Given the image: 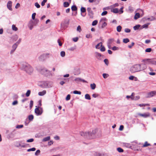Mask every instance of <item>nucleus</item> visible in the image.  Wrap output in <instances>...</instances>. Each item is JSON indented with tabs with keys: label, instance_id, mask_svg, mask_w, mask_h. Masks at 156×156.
<instances>
[{
	"label": "nucleus",
	"instance_id": "49",
	"mask_svg": "<svg viewBox=\"0 0 156 156\" xmlns=\"http://www.w3.org/2000/svg\"><path fill=\"white\" fill-rule=\"evenodd\" d=\"M23 125H17L16 126V128L17 129H20L23 127Z\"/></svg>",
	"mask_w": 156,
	"mask_h": 156
},
{
	"label": "nucleus",
	"instance_id": "62",
	"mask_svg": "<svg viewBox=\"0 0 156 156\" xmlns=\"http://www.w3.org/2000/svg\"><path fill=\"white\" fill-rule=\"evenodd\" d=\"M134 43L133 42H132L131 45H129L128 46V47L130 48H132V46L134 45Z\"/></svg>",
	"mask_w": 156,
	"mask_h": 156
},
{
	"label": "nucleus",
	"instance_id": "20",
	"mask_svg": "<svg viewBox=\"0 0 156 156\" xmlns=\"http://www.w3.org/2000/svg\"><path fill=\"white\" fill-rule=\"evenodd\" d=\"M140 17V15L139 13H137L135 14L134 16V19H135V20H136L138 19Z\"/></svg>",
	"mask_w": 156,
	"mask_h": 156
},
{
	"label": "nucleus",
	"instance_id": "23",
	"mask_svg": "<svg viewBox=\"0 0 156 156\" xmlns=\"http://www.w3.org/2000/svg\"><path fill=\"white\" fill-rule=\"evenodd\" d=\"M71 9L73 11H76L77 7L75 5H73L71 7Z\"/></svg>",
	"mask_w": 156,
	"mask_h": 156
},
{
	"label": "nucleus",
	"instance_id": "32",
	"mask_svg": "<svg viewBox=\"0 0 156 156\" xmlns=\"http://www.w3.org/2000/svg\"><path fill=\"white\" fill-rule=\"evenodd\" d=\"M102 42H100L97 45H96L95 46V48L97 49H99L100 48V46H102Z\"/></svg>",
	"mask_w": 156,
	"mask_h": 156
},
{
	"label": "nucleus",
	"instance_id": "17",
	"mask_svg": "<svg viewBox=\"0 0 156 156\" xmlns=\"http://www.w3.org/2000/svg\"><path fill=\"white\" fill-rule=\"evenodd\" d=\"M46 93V91L45 90H43L41 92H38V94L39 96H42L44 95Z\"/></svg>",
	"mask_w": 156,
	"mask_h": 156
},
{
	"label": "nucleus",
	"instance_id": "7",
	"mask_svg": "<svg viewBox=\"0 0 156 156\" xmlns=\"http://www.w3.org/2000/svg\"><path fill=\"white\" fill-rule=\"evenodd\" d=\"M34 112L36 115H41L43 112L42 108H41L40 109H39V107H37L35 109Z\"/></svg>",
	"mask_w": 156,
	"mask_h": 156
},
{
	"label": "nucleus",
	"instance_id": "31",
	"mask_svg": "<svg viewBox=\"0 0 156 156\" xmlns=\"http://www.w3.org/2000/svg\"><path fill=\"white\" fill-rule=\"evenodd\" d=\"M117 150L119 153L123 152L124 151L123 150L121 147L117 148Z\"/></svg>",
	"mask_w": 156,
	"mask_h": 156
},
{
	"label": "nucleus",
	"instance_id": "2",
	"mask_svg": "<svg viewBox=\"0 0 156 156\" xmlns=\"http://www.w3.org/2000/svg\"><path fill=\"white\" fill-rule=\"evenodd\" d=\"M97 132V129H95L93 130L92 132L90 131L88 132H81L80 133V134L82 136H83L85 138L92 139L95 138V134Z\"/></svg>",
	"mask_w": 156,
	"mask_h": 156
},
{
	"label": "nucleus",
	"instance_id": "55",
	"mask_svg": "<svg viewBox=\"0 0 156 156\" xmlns=\"http://www.w3.org/2000/svg\"><path fill=\"white\" fill-rule=\"evenodd\" d=\"M101 48L100 49V50L102 51H104L105 50V47L104 46H102H102H101Z\"/></svg>",
	"mask_w": 156,
	"mask_h": 156
},
{
	"label": "nucleus",
	"instance_id": "63",
	"mask_svg": "<svg viewBox=\"0 0 156 156\" xmlns=\"http://www.w3.org/2000/svg\"><path fill=\"white\" fill-rule=\"evenodd\" d=\"M78 38L77 37L73 38V41L75 42L77 41H78Z\"/></svg>",
	"mask_w": 156,
	"mask_h": 156
},
{
	"label": "nucleus",
	"instance_id": "41",
	"mask_svg": "<svg viewBox=\"0 0 156 156\" xmlns=\"http://www.w3.org/2000/svg\"><path fill=\"white\" fill-rule=\"evenodd\" d=\"M30 92H31V91H30V90H28L26 94V96L27 97H29L30 95Z\"/></svg>",
	"mask_w": 156,
	"mask_h": 156
},
{
	"label": "nucleus",
	"instance_id": "46",
	"mask_svg": "<svg viewBox=\"0 0 156 156\" xmlns=\"http://www.w3.org/2000/svg\"><path fill=\"white\" fill-rule=\"evenodd\" d=\"M151 64L154 65H156V61L154 60L153 59H152L151 62Z\"/></svg>",
	"mask_w": 156,
	"mask_h": 156
},
{
	"label": "nucleus",
	"instance_id": "4",
	"mask_svg": "<svg viewBox=\"0 0 156 156\" xmlns=\"http://www.w3.org/2000/svg\"><path fill=\"white\" fill-rule=\"evenodd\" d=\"M41 86L44 88H49L52 86V83L49 81H44Z\"/></svg>",
	"mask_w": 156,
	"mask_h": 156
},
{
	"label": "nucleus",
	"instance_id": "8",
	"mask_svg": "<svg viewBox=\"0 0 156 156\" xmlns=\"http://www.w3.org/2000/svg\"><path fill=\"white\" fill-rule=\"evenodd\" d=\"M155 95H156V91H152L148 93L147 94L146 97L147 98H150L154 96Z\"/></svg>",
	"mask_w": 156,
	"mask_h": 156
},
{
	"label": "nucleus",
	"instance_id": "6",
	"mask_svg": "<svg viewBox=\"0 0 156 156\" xmlns=\"http://www.w3.org/2000/svg\"><path fill=\"white\" fill-rule=\"evenodd\" d=\"M41 74L48 76L51 74V72L45 68H43L41 69L40 71Z\"/></svg>",
	"mask_w": 156,
	"mask_h": 156
},
{
	"label": "nucleus",
	"instance_id": "53",
	"mask_svg": "<svg viewBox=\"0 0 156 156\" xmlns=\"http://www.w3.org/2000/svg\"><path fill=\"white\" fill-rule=\"evenodd\" d=\"M34 5L37 8H39L40 7V5H39L38 2L35 3Z\"/></svg>",
	"mask_w": 156,
	"mask_h": 156
},
{
	"label": "nucleus",
	"instance_id": "28",
	"mask_svg": "<svg viewBox=\"0 0 156 156\" xmlns=\"http://www.w3.org/2000/svg\"><path fill=\"white\" fill-rule=\"evenodd\" d=\"M12 29L15 31H16L18 30V28L14 24L12 25Z\"/></svg>",
	"mask_w": 156,
	"mask_h": 156
},
{
	"label": "nucleus",
	"instance_id": "60",
	"mask_svg": "<svg viewBox=\"0 0 156 156\" xmlns=\"http://www.w3.org/2000/svg\"><path fill=\"white\" fill-rule=\"evenodd\" d=\"M34 141V139L33 138H31L27 140V142H32Z\"/></svg>",
	"mask_w": 156,
	"mask_h": 156
},
{
	"label": "nucleus",
	"instance_id": "10",
	"mask_svg": "<svg viewBox=\"0 0 156 156\" xmlns=\"http://www.w3.org/2000/svg\"><path fill=\"white\" fill-rule=\"evenodd\" d=\"M87 10L88 12V15L90 18H93V17L94 13L90 7H88L87 9Z\"/></svg>",
	"mask_w": 156,
	"mask_h": 156
},
{
	"label": "nucleus",
	"instance_id": "9",
	"mask_svg": "<svg viewBox=\"0 0 156 156\" xmlns=\"http://www.w3.org/2000/svg\"><path fill=\"white\" fill-rule=\"evenodd\" d=\"M152 59L145 58L143 59L142 62H144L143 64H145L146 66V65L151 64V62Z\"/></svg>",
	"mask_w": 156,
	"mask_h": 156
},
{
	"label": "nucleus",
	"instance_id": "61",
	"mask_svg": "<svg viewBox=\"0 0 156 156\" xmlns=\"http://www.w3.org/2000/svg\"><path fill=\"white\" fill-rule=\"evenodd\" d=\"M36 15V13H33L32 16V18L33 20H34L35 19V16Z\"/></svg>",
	"mask_w": 156,
	"mask_h": 156
},
{
	"label": "nucleus",
	"instance_id": "33",
	"mask_svg": "<svg viewBox=\"0 0 156 156\" xmlns=\"http://www.w3.org/2000/svg\"><path fill=\"white\" fill-rule=\"evenodd\" d=\"M33 119H34V116L33 115H29L28 116V119L30 121H32Z\"/></svg>",
	"mask_w": 156,
	"mask_h": 156
},
{
	"label": "nucleus",
	"instance_id": "5",
	"mask_svg": "<svg viewBox=\"0 0 156 156\" xmlns=\"http://www.w3.org/2000/svg\"><path fill=\"white\" fill-rule=\"evenodd\" d=\"M49 55L50 54L48 53H44L39 57V59L40 61H44L49 57Z\"/></svg>",
	"mask_w": 156,
	"mask_h": 156
},
{
	"label": "nucleus",
	"instance_id": "40",
	"mask_svg": "<svg viewBox=\"0 0 156 156\" xmlns=\"http://www.w3.org/2000/svg\"><path fill=\"white\" fill-rule=\"evenodd\" d=\"M98 22V21L97 20H95L93 22L92 25L93 26H95L97 24Z\"/></svg>",
	"mask_w": 156,
	"mask_h": 156
},
{
	"label": "nucleus",
	"instance_id": "64",
	"mask_svg": "<svg viewBox=\"0 0 156 156\" xmlns=\"http://www.w3.org/2000/svg\"><path fill=\"white\" fill-rule=\"evenodd\" d=\"M125 31L126 33H129L130 32V30L128 28H126L125 29Z\"/></svg>",
	"mask_w": 156,
	"mask_h": 156
},
{
	"label": "nucleus",
	"instance_id": "39",
	"mask_svg": "<svg viewBox=\"0 0 156 156\" xmlns=\"http://www.w3.org/2000/svg\"><path fill=\"white\" fill-rule=\"evenodd\" d=\"M73 93L75 94H81V92L80 91H78L77 90H74L73 91Z\"/></svg>",
	"mask_w": 156,
	"mask_h": 156
},
{
	"label": "nucleus",
	"instance_id": "30",
	"mask_svg": "<svg viewBox=\"0 0 156 156\" xmlns=\"http://www.w3.org/2000/svg\"><path fill=\"white\" fill-rule=\"evenodd\" d=\"M140 25H137L133 27L134 30H136L138 29L139 27H140Z\"/></svg>",
	"mask_w": 156,
	"mask_h": 156
},
{
	"label": "nucleus",
	"instance_id": "37",
	"mask_svg": "<svg viewBox=\"0 0 156 156\" xmlns=\"http://www.w3.org/2000/svg\"><path fill=\"white\" fill-rule=\"evenodd\" d=\"M123 41L125 43H127L129 41V40L128 38H125L123 39Z\"/></svg>",
	"mask_w": 156,
	"mask_h": 156
},
{
	"label": "nucleus",
	"instance_id": "42",
	"mask_svg": "<svg viewBox=\"0 0 156 156\" xmlns=\"http://www.w3.org/2000/svg\"><path fill=\"white\" fill-rule=\"evenodd\" d=\"M40 153V151L39 150H37L35 152V155L36 156H38Z\"/></svg>",
	"mask_w": 156,
	"mask_h": 156
},
{
	"label": "nucleus",
	"instance_id": "18",
	"mask_svg": "<svg viewBox=\"0 0 156 156\" xmlns=\"http://www.w3.org/2000/svg\"><path fill=\"white\" fill-rule=\"evenodd\" d=\"M114 41V39L113 38L109 39L108 40L107 44H111Z\"/></svg>",
	"mask_w": 156,
	"mask_h": 156
},
{
	"label": "nucleus",
	"instance_id": "48",
	"mask_svg": "<svg viewBox=\"0 0 156 156\" xmlns=\"http://www.w3.org/2000/svg\"><path fill=\"white\" fill-rule=\"evenodd\" d=\"M149 24V23L144 24L142 26V27L143 28H147Z\"/></svg>",
	"mask_w": 156,
	"mask_h": 156
},
{
	"label": "nucleus",
	"instance_id": "26",
	"mask_svg": "<svg viewBox=\"0 0 156 156\" xmlns=\"http://www.w3.org/2000/svg\"><path fill=\"white\" fill-rule=\"evenodd\" d=\"M134 94V93H133L131 94V95L130 96H128V95H127L126 96V98H127V99H129V98H131V99L132 100H134V98L133 97V94Z\"/></svg>",
	"mask_w": 156,
	"mask_h": 156
},
{
	"label": "nucleus",
	"instance_id": "34",
	"mask_svg": "<svg viewBox=\"0 0 156 156\" xmlns=\"http://www.w3.org/2000/svg\"><path fill=\"white\" fill-rule=\"evenodd\" d=\"M122 28V27L120 26H118L117 27V31L118 32H120Z\"/></svg>",
	"mask_w": 156,
	"mask_h": 156
},
{
	"label": "nucleus",
	"instance_id": "57",
	"mask_svg": "<svg viewBox=\"0 0 156 156\" xmlns=\"http://www.w3.org/2000/svg\"><path fill=\"white\" fill-rule=\"evenodd\" d=\"M47 0H43L42 2L41 5L42 6H43L44 5L45 3L47 2Z\"/></svg>",
	"mask_w": 156,
	"mask_h": 156
},
{
	"label": "nucleus",
	"instance_id": "22",
	"mask_svg": "<svg viewBox=\"0 0 156 156\" xmlns=\"http://www.w3.org/2000/svg\"><path fill=\"white\" fill-rule=\"evenodd\" d=\"M70 4L69 2H65L63 3V6L65 7H67L69 6Z\"/></svg>",
	"mask_w": 156,
	"mask_h": 156
},
{
	"label": "nucleus",
	"instance_id": "15",
	"mask_svg": "<svg viewBox=\"0 0 156 156\" xmlns=\"http://www.w3.org/2000/svg\"><path fill=\"white\" fill-rule=\"evenodd\" d=\"M86 9L84 7H82L81 8L80 11H81V16H83V17H84L85 16L86 14H85L84 15H83L82 13L86 12Z\"/></svg>",
	"mask_w": 156,
	"mask_h": 156
},
{
	"label": "nucleus",
	"instance_id": "36",
	"mask_svg": "<svg viewBox=\"0 0 156 156\" xmlns=\"http://www.w3.org/2000/svg\"><path fill=\"white\" fill-rule=\"evenodd\" d=\"M150 144L147 143V141L145 142L144 144L142 146V147H146L148 146H150Z\"/></svg>",
	"mask_w": 156,
	"mask_h": 156
},
{
	"label": "nucleus",
	"instance_id": "11",
	"mask_svg": "<svg viewBox=\"0 0 156 156\" xmlns=\"http://www.w3.org/2000/svg\"><path fill=\"white\" fill-rule=\"evenodd\" d=\"M138 115L140 116H142L144 118H147L150 116V114L149 112L144 113V114L138 113Z\"/></svg>",
	"mask_w": 156,
	"mask_h": 156
},
{
	"label": "nucleus",
	"instance_id": "44",
	"mask_svg": "<svg viewBox=\"0 0 156 156\" xmlns=\"http://www.w3.org/2000/svg\"><path fill=\"white\" fill-rule=\"evenodd\" d=\"M76 30L79 32H80L81 31V29L80 26L79 25L77 27Z\"/></svg>",
	"mask_w": 156,
	"mask_h": 156
},
{
	"label": "nucleus",
	"instance_id": "25",
	"mask_svg": "<svg viewBox=\"0 0 156 156\" xmlns=\"http://www.w3.org/2000/svg\"><path fill=\"white\" fill-rule=\"evenodd\" d=\"M112 11L114 13H118L119 12V9L117 8H115L112 10Z\"/></svg>",
	"mask_w": 156,
	"mask_h": 156
},
{
	"label": "nucleus",
	"instance_id": "3",
	"mask_svg": "<svg viewBox=\"0 0 156 156\" xmlns=\"http://www.w3.org/2000/svg\"><path fill=\"white\" fill-rule=\"evenodd\" d=\"M20 67L21 69L25 71L27 70V68H29V71H27L28 72H33V68L29 64L26 62H23L21 63Z\"/></svg>",
	"mask_w": 156,
	"mask_h": 156
},
{
	"label": "nucleus",
	"instance_id": "51",
	"mask_svg": "<svg viewBox=\"0 0 156 156\" xmlns=\"http://www.w3.org/2000/svg\"><path fill=\"white\" fill-rule=\"evenodd\" d=\"M112 49L113 51L117 50L119 49V48L116 46H114L112 48Z\"/></svg>",
	"mask_w": 156,
	"mask_h": 156
},
{
	"label": "nucleus",
	"instance_id": "24",
	"mask_svg": "<svg viewBox=\"0 0 156 156\" xmlns=\"http://www.w3.org/2000/svg\"><path fill=\"white\" fill-rule=\"evenodd\" d=\"M90 87L91 88L92 90H94L95 88L96 85V84L94 83H93V84H90Z\"/></svg>",
	"mask_w": 156,
	"mask_h": 156
},
{
	"label": "nucleus",
	"instance_id": "43",
	"mask_svg": "<svg viewBox=\"0 0 156 156\" xmlns=\"http://www.w3.org/2000/svg\"><path fill=\"white\" fill-rule=\"evenodd\" d=\"M33 101L32 100H31L30 101V109H31L33 106Z\"/></svg>",
	"mask_w": 156,
	"mask_h": 156
},
{
	"label": "nucleus",
	"instance_id": "21",
	"mask_svg": "<svg viewBox=\"0 0 156 156\" xmlns=\"http://www.w3.org/2000/svg\"><path fill=\"white\" fill-rule=\"evenodd\" d=\"M50 139V136H48L47 137L44 138L42 140L43 142H46L49 140Z\"/></svg>",
	"mask_w": 156,
	"mask_h": 156
},
{
	"label": "nucleus",
	"instance_id": "47",
	"mask_svg": "<svg viewBox=\"0 0 156 156\" xmlns=\"http://www.w3.org/2000/svg\"><path fill=\"white\" fill-rule=\"evenodd\" d=\"M151 48H147L145 50V52H150L151 51Z\"/></svg>",
	"mask_w": 156,
	"mask_h": 156
},
{
	"label": "nucleus",
	"instance_id": "12",
	"mask_svg": "<svg viewBox=\"0 0 156 156\" xmlns=\"http://www.w3.org/2000/svg\"><path fill=\"white\" fill-rule=\"evenodd\" d=\"M74 81L77 83H79L80 82H82L83 83H87V81L79 77L75 78L74 79Z\"/></svg>",
	"mask_w": 156,
	"mask_h": 156
},
{
	"label": "nucleus",
	"instance_id": "14",
	"mask_svg": "<svg viewBox=\"0 0 156 156\" xmlns=\"http://www.w3.org/2000/svg\"><path fill=\"white\" fill-rule=\"evenodd\" d=\"M12 2L11 1H9L8 2L7 5V8L10 10L12 11Z\"/></svg>",
	"mask_w": 156,
	"mask_h": 156
},
{
	"label": "nucleus",
	"instance_id": "19",
	"mask_svg": "<svg viewBox=\"0 0 156 156\" xmlns=\"http://www.w3.org/2000/svg\"><path fill=\"white\" fill-rule=\"evenodd\" d=\"M122 145L127 147H131L130 144L129 143H122Z\"/></svg>",
	"mask_w": 156,
	"mask_h": 156
},
{
	"label": "nucleus",
	"instance_id": "59",
	"mask_svg": "<svg viewBox=\"0 0 156 156\" xmlns=\"http://www.w3.org/2000/svg\"><path fill=\"white\" fill-rule=\"evenodd\" d=\"M107 11H104L103 12L101 13V16H104L106 15L107 14Z\"/></svg>",
	"mask_w": 156,
	"mask_h": 156
},
{
	"label": "nucleus",
	"instance_id": "45",
	"mask_svg": "<svg viewBox=\"0 0 156 156\" xmlns=\"http://www.w3.org/2000/svg\"><path fill=\"white\" fill-rule=\"evenodd\" d=\"M107 19L106 18H102L100 20V23L104 22L103 21H107Z\"/></svg>",
	"mask_w": 156,
	"mask_h": 156
},
{
	"label": "nucleus",
	"instance_id": "16",
	"mask_svg": "<svg viewBox=\"0 0 156 156\" xmlns=\"http://www.w3.org/2000/svg\"><path fill=\"white\" fill-rule=\"evenodd\" d=\"M95 56L96 58L98 59H101V54L100 53H99L98 52H96L95 53Z\"/></svg>",
	"mask_w": 156,
	"mask_h": 156
},
{
	"label": "nucleus",
	"instance_id": "29",
	"mask_svg": "<svg viewBox=\"0 0 156 156\" xmlns=\"http://www.w3.org/2000/svg\"><path fill=\"white\" fill-rule=\"evenodd\" d=\"M18 45V44L17 43H15L12 45V48L13 50H15L16 49Z\"/></svg>",
	"mask_w": 156,
	"mask_h": 156
},
{
	"label": "nucleus",
	"instance_id": "58",
	"mask_svg": "<svg viewBox=\"0 0 156 156\" xmlns=\"http://www.w3.org/2000/svg\"><path fill=\"white\" fill-rule=\"evenodd\" d=\"M70 99V94H68L66 97V100L67 101L69 100Z\"/></svg>",
	"mask_w": 156,
	"mask_h": 156
},
{
	"label": "nucleus",
	"instance_id": "50",
	"mask_svg": "<svg viewBox=\"0 0 156 156\" xmlns=\"http://www.w3.org/2000/svg\"><path fill=\"white\" fill-rule=\"evenodd\" d=\"M104 62L105 63V64L108 66V60L107 59H105L104 60Z\"/></svg>",
	"mask_w": 156,
	"mask_h": 156
},
{
	"label": "nucleus",
	"instance_id": "13",
	"mask_svg": "<svg viewBox=\"0 0 156 156\" xmlns=\"http://www.w3.org/2000/svg\"><path fill=\"white\" fill-rule=\"evenodd\" d=\"M35 25H36V24H35V23L34 21L31 20L29 23L28 26L30 29L31 30L33 27V26Z\"/></svg>",
	"mask_w": 156,
	"mask_h": 156
},
{
	"label": "nucleus",
	"instance_id": "52",
	"mask_svg": "<svg viewBox=\"0 0 156 156\" xmlns=\"http://www.w3.org/2000/svg\"><path fill=\"white\" fill-rule=\"evenodd\" d=\"M57 42L58 44V45L60 46H61L62 45V43L59 39H58L57 40Z\"/></svg>",
	"mask_w": 156,
	"mask_h": 156
},
{
	"label": "nucleus",
	"instance_id": "56",
	"mask_svg": "<svg viewBox=\"0 0 156 156\" xmlns=\"http://www.w3.org/2000/svg\"><path fill=\"white\" fill-rule=\"evenodd\" d=\"M86 37L87 38H91L92 37L91 34H87L86 35Z\"/></svg>",
	"mask_w": 156,
	"mask_h": 156
},
{
	"label": "nucleus",
	"instance_id": "27",
	"mask_svg": "<svg viewBox=\"0 0 156 156\" xmlns=\"http://www.w3.org/2000/svg\"><path fill=\"white\" fill-rule=\"evenodd\" d=\"M85 98L86 99L90 100L91 99V98L90 95L88 94H85Z\"/></svg>",
	"mask_w": 156,
	"mask_h": 156
},
{
	"label": "nucleus",
	"instance_id": "38",
	"mask_svg": "<svg viewBox=\"0 0 156 156\" xmlns=\"http://www.w3.org/2000/svg\"><path fill=\"white\" fill-rule=\"evenodd\" d=\"M60 55L62 57H64L65 56V52L64 51H61L60 52Z\"/></svg>",
	"mask_w": 156,
	"mask_h": 156
},
{
	"label": "nucleus",
	"instance_id": "1",
	"mask_svg": "<svg viewBox=\"0 0 156 156\" xmlns=\"http://www.w3.org/2000/svg\"><path fill=\"white\" fill-rule=\"evenodd\" d=\"M147 66L145 64H137L132 66L130 68V71L132 73L140 72L146 69Z\"/></svg>",
	"mask_w": 156,
	"mask_h": 156
},
{
	"label": "nucleus",
	"instance_id": "54",
	"mask_svg": "<svg viewBox=\"0 0 156 156\" xmlns=\"http://www.w3.org/2000/svg\"><path fill=\"white\" fill-rule=\"evenodd\" d=\"M108 75L106 73H103V76L104 78H106L108 76Z\"/></svg>",
	"mask_w": 156,
	"mask_h": 156
},
{
	"label": "nucleus",
	"instance_id": "35",
	"mask_svg": "<svg viewBox=\"0 0 156 156\" xmlns=\"http://www.w3.org/2000/svg\"><path fill=\"white\" fill-rule=\"evenodd\" d=\"M102 23L101 27L103 28L106 26L107 24L105 22H102L101 23Z\"/></svg>",
	"mask_w": 156,
	"mask_h": 156
}]
</instances>
